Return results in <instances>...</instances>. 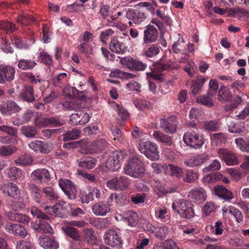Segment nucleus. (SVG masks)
<instances>
[{
	"label": "nucleus",
	"mask_w": 249,
	"mask_h": 249,
	"mask_svg": "<svg viewBox=\"0 0 249 249\" xmlns=\"http://www.w3.org/2000/svg\"><path fill=\"white\" fill-rule=\"evenodd\" d=\"M235 142L242 151L249 153V140L246 141L242 138H238L235 139Z\"/></svg>",
	"instance_id": "56"
},
{
	"label": "nucleus",
	"mask_w": 249,
	"mask_h": 249,
	"mask_svg": "<svg viewBox=\"0 0 249 249\" xmlns=\"http://www.w3.org/2000/svg\"><path fill=\"white\" fill-rule=\"evenodd\" d=\"M211 140L213 143L216 145H218L226 142V136L223 133H214L211 136Z\"/></svg>",
	"instance_id": "51"
},
{
	"label": "nucleus",
	"mask_w": 249,
	"mask_h": 249,
	"mask_svg": "<svg viewBox=\"0 0 249 249\" xmlns=\"http://www.w3.org/2000/svg\"><path fill=\"white\" fill-rule=\"evenodd\" d=\"M16 249H36L33 243L25 240L18 241L16 244Z\"/></svg>",
	"instance_id": "64"
},
{
	"label": "nucleus",
	"mask_w": 249,
	"mask_h": 249,
	"mask_svg": "<svg viewBox=\"0 0 249 249\" xmlns=\"http://www.w3.org/2000/svg\"><path fill=\"white\" fill-rule=\"evenodd\" d=\"M223 175L220 173H213L206 175L204 178L205 182L210 183L216 182L222 178Z\"/></svg>",
	"instance_id": "58"
},
{
	"label": "nucleus",
	"mask_w": 249,
	"mask_h": 249,
	"mask_svg": "<svg viewBox=\"0 0 249 249\" xmlns=\"http://www.w3.org/2000/svg\"><path fill=\"white\" fill-rule=\"evenodd\" d=\"M33 180L37 183H46L51 180V175L48 170L40 168L34 170L31 174Z\"/></svg>",
	"instance_id": "14"
},
{
	"label": "nucleus",
	"mask_w": 249,
	"mask_h": 249,
	"mask_svg": "<svg viewBox=\"0 0 249 249\" xmlns=\"http://www.w3.org/2000/svg\"><path fill=\"white\" fill-rule=\"evenodd\" d=\"M120 63L124 68L131 71H142L147 67V64L131 57H125L120 59Z\"/></svg>",
	"instance_id": "7"
},
{
	"label": "nucleus",
	"mask_w": 249,
	"mask_h": 249,
	"mask_svg": "<svg viewBox=\"0 0 249 249\" xmlns=\"http://www.w3.org/2000/svg\"><path fill=\"white\" fill-rule=\"evenodd\" d=\"M5 228L10 233L23 238H25L28 234L27 231L25 227L20 224L7 223L5 225Z\"/></svg>",
	"instance_id": "18"
},
{
	"label": "nucleus",
	"mask_w": 249,
	"mask_h": 249,
	"mask_svg": "<svg viewBox=\"0 0 249 249\" xmlns=\"http://www.w3.org/2000/svg\"><path fill=\"white\" fill-rule=\"evenodd\" d=\"M46 220H39L32 223V228L39 232L51 233L53 231L50 225L45 221Z\"/></svg>",
	"instance_id": "26"
},
{
	"label": "nucleus",
	"mask_w": 249,
	"mask_h": 249,
	"mask_svg": "<svg viewBox=\"0 0 249 249\" xmlns=\"http://www.w3.org/2000/svg\"><path fill=\"white\" fill-rule=\"evenodd\" d=\"M22 170L16 167H12L7 170V175L12 180H15L21 177Z\"/></svg>",
	"instance_id": "59"
},
{
	"label": "nucleus",
	"mask_w": 249,
	"mask_h": 249,
	"mask_svg": "<svg viewBox=\"0 0 249 249\" xmlns=\"http://www.w3.org/2000/svg\"><path fill=\"white\" fill-rule=\"evenodd\" d=\"M213 191L215 195L225 200H230L233 197L232 192L222 185H216Z\"/></svg>",
	"instance_id": "30"
},
{
	"label": "nucleus",
	"mask_w": 249,
	"mask_h": 249,
	"mask_svg": "<svg viewBox=\"0 0 249 249\" xmlns=\"http://www.w3.org/2000/svg\"><path fill=\"white\" fill-rule=\"evenodd\" d=\"M206 81V79L202 76H197V78L193 82L191 88L192 94L194 95L198 94Z\"/></svg>",
	"instance_id": "37"
},
{
	"label": "nucleus",
	"mask_w": 249,
	"mask_h": 249,
	"mask_svg": "<svg viewBox=\"0 0 249 249\" xmlns=\"http://www.w3.org/2000/svg\"><path fill=\"white\" fill-rule=\"evenodd\" d=\"M66 123L64 119L60 116L55 115L48 117H40L37 118L35 124L39 127H59Z\"/></svg>",
	"instance_id": "5"
},
{
	"label": "nucleus",
	"mask_w": 249,
	"mask_h": 249,
	"mask_svg": "<svg viewBox=\"0 0 249 249\" xmlns=\"http://www.w3.org/2000/svg\"><path fill=\"white\" fill-rule=\"evenodd\" d=\"M0 29L7 34H10L18 30L15 24L11 22L0 21Z\"/></svg>",
	"instance_id": "44"
},
{
	"label": "nucleus",
	"mask_w": 249,
	"mask_h": 249,
	"mask_svg": "<svg viewBox=\"0 0 249 249\" xmlns=\"http://www.w3.org/2000/svg\"><path fill=\"white\" fill-rule=\"evenodd\" d=\"M207 157L198 155L184 161V163L190 167H194L203 164L207 160Z\"/></svg>",
	"instance_id": "35"
},
{
	"label": "nucleus",
	"mask_w": 249,
	"mask_h": 249,
	"mask_svg": "<svg viewBox=\"0 0 249 249\" xmlns=\"http://www.w3.org/2000/svg\"><path fill=\"white\" fill-rule=\"evenodd\" d=\"M183 140L187 145L196 149L199 148L204 143L202 137L194 131L185 133L183 136Z\"/></svg>",
	"instance_id": "9"
},
{
	"label": "nucleus",
	"mask_w": 249,
	"mask_h": 249,
	"mask_svg": "<svg viewBox=\"0 0 249 249\" xmlns=\"http://www.w3.org/2000/svg\"><path fill=\"white\" fill-rule=\"evenodd\" d=\"M80 133L79 130L76 129L67 131L65 133L63 134V141L67 142L70 140L77 139L80 136Z\"/></svg>",
	"instance_id": "49"
},
{
	"label": "nucleus",
	"mask_w": 249,
	"mask_h": 249,
	"mask_svg": "<svg viewBox=\"0 0 249 249\" xmlns=\"http://www.w3.org/2000/svg\"><path fill=\"white\" fill-rule=\"evenodd\" d=\"M228 127V130L232 133L240 134L243 133L244 130L243 124L241 122H235L230 121V119L227 121Z\"/></svg>",
	"instance_id": "39"
},
{
	"label": "nucleus",
	"mask_w": 249,
	"mask_h": 249,
	"mask_svg": "<svg viewBox=\"0 0 249 249\" xmlns=\"http://www.w3.org/2000/svg\"><path fill=\"white\" fill-rule=\"evenodd\" d=\"M12 43L15 46L20 50H27L29 49V45L26 42L22 40L21 38L18 36H13L11 38Z\"/></svg>",
	"instance_id": "46"
},
{
	"label": "nucleus",
	"mask_w": 249,
	"mask_h": 249,
	"mask_svg": "<svg viewBox=\"0 0 249 249\" xmlns=\"http://www.w3.org/2000/svg\"><path fill=\"white\" fill-rule=\"evenodd\" d=\"M65 107L69 110H77L82 107V101L79 99L72 98L63 104Z\"/></svg>",
	"instance_id": "42"
},
{
	"label": "nucleus",
	"mask_w": 249,
	"mask_h": 249,
	"mask_svg": "<svg viewBox=\"0 0 249 249\" xmlns=\"http://www.w3.org/2000/svg\"><path fill=\"white\" fill-rule=\"evenodd\" d=\"M218 155L228 165H234L238 163V159L235 154L225 148L218 150Z\"/></svg>",
	"instance_id": "15"
},
{
	"label": "nucleus",
	"mask_w": 249,
	"mask_h": 249,
	"mask_svg": "<svg viewBox=\"0 0 249 249\" xmlns=\"http://www.w3.org/2000/svg\"><path fill=\"white\" fill-rule=\"evenodd\" d=\"M124 221L131 227H136L139 221V217L137 213L133 211H129L124 217Z\"/></svg>",
	"instance_id": "43"
},
{
	"label": "nucleus",
	"mask_w": 249,
	"mask_h": 249,
	"mask_svg": "<svg viewBox=\"0 0 249 249\" xmlns=\"http://www.w3.org/2000/svg\"><path fill=\"white\" fill-rule=\"evenodd\" d=\"M213 94L212 91H209L206 95L200 96L197 99L198 102L208 107L213 105Z\"/></svg>",
	"instance_id": "47"
},
{
	"label": "nucleus",
	"mask_w": 249,
	"mask_h": 249,
	"mask_svg": "<svg viewBox=\"0 0 249 249\" xmlns=\"http://www.w3.org/2000/svg\"><path fill=\"white\" fill-rule=\"evenodd\" d=\"M218 98L220 101L229 102L232 98L231 91L225 86H221L218 91Z\"/></svg>",
	"instance_id": "41"
},
{
	"label": "nucleus",
	"mask_w": 249,
	"mask_h": 249,
	"mask_svg": "<svg viewBox=\"0 0 249 249\" xmlns=\"http://www.w3.org/2000/svg\"><path fill=\"white\" fill-rule=\"evenodd\" d=\"M40 244L47 249H57L59 247L58 243L54 239L45 238L40 241Z\"/></svg>",
	"instance_id": "45"
},
{
	"label": "nucleus",
	"mask_w": 249,
	"mask_h": 249,
	"mask_svg": "<svg viewBox=\"0 0 249 249\" xmlns=\"http://www.w3.org/2000/svg\"><path fill=\"white\" fill-rule=\"evenodd\" d=\"M228 211L229 213L234 216L237 222L240 223L244 221V215L239 209L234 206H230Z\"/></svg>",
	"instance_id": "52"
},
{
	"label": "nucleus",
	"mask_w": 249,
	"mask_h": 249,
	"mask_svg": "<svg viewBox=\"0 0 249 249\" xmlns=\"http://www.w3.org/2000/svg\"><path fill=\"white\" fill-rule=\"evenodd\" d=\"M178 125L176 117L173 116L166 119L161 118L160 120V126L165 133L174 134L176 132Z\"/></svg>",
	"instance_id": "10"
},
{
	"label": "nucleus",
	"mask_w": 249,
	"mask_h": 249,
	"mask_svg": "<svg viewBox=\"0 0 249 249\" xmlns=\"http://www.w3.org/2000/svg\"><path fill=\"white\" fill-rule=\"evenodd\" d=\"M19 97L23 101L28 103L35 101V97L33 87L32 86H25L20 93Z\"/></svg>",
	"instance_id": "25"
},
{
	"label": "nucleus",
	"mask_w": 249,
	"mask_h": 249,
	"mask_svg": "<svg viewBox=\"0 0 249 249\" xmlns=\"http://www.w3.org/2000/svg\"><path fill=\"white\" fill-rule=\"evenodd\" d=\"M152 136L158 142H160L165 145L171 146L173 144L172 138L161 131H154Z\"/></svg>",
	"instance_id": "28"
},
{
	"label": "nucleus",
	"mask_w": 249,
	"mask_h": 249,
	"mask_svg": "<svg viewBox=\"0 0 249 249\" xmlns=\"http://www.w3.org/2000/svg\"><path fill=\"white\" fill-rule=\"evenodd\" d=\"M107 144V142L105 139H100L92 142L85 149L81 150V152L86 154L97 153L104 149Z\"/></svg>",
	"instance_id": "17"
},
{
	"label": "nucleus",
	"mask_w": 249,
	"mask_h": 249,
	"mask_svg": "<svg viewBox=\"0 0 249 249\" xmlns=\"http://www.w3.org/2000/svg\"><path fill=\"white\" fill-rule=\"evenodd\" d=\"M4 195L14 199H18L20 197V190L18 185L13 182H8L4 184L2 187Z\"/></svg>",
	"instance_id": "20"
},
{
	"label": "nucleus",
	"mask_w": 249,
	"mask_h": 249,
	"mask_svg": "<svg viewBox=\"0 0 249 249\" xmlns=\"http://www.w3.org/2000/svg\"><path fill=\"white\" fill-rule=\"evenodd\" d=\"M126 155L125 151H116L112 153L106 163V167L111 171H116L121 167V161Z\"/></svg>",
	"instance_id": "6"
},
{
	"label": "nucleus",
	"mask_w": 249,
	"mask_h": 249,
	"mask_svg": "<svg viewBox=\"0 0 249 249\" xmlns=\"http://www.w3.org/2000/svg\"><path fill=\"white\" fill-rule=\"evenodd\" d=\"M45 196L50 200H56L59 198L58 194L51 187H46L43 189Z\"/></svg>",
	"instance_id": "48"
},
{
	"label": "nucleus",
	"mask_w": 249,
	"mask_h": 249,
	"mask_svg": "<svg viewBox=\"0 0 249 249\" xmlns=\"http://www.w3.org/2000/svg\"><path fill=\"white\" fill-rule=\"evenodd\" d=\"M125 174L136 178H141L145 172L143 163L139 155L130 158L124 168Z\"/></svg>",
	"instance_id": "1"
},
{
	"label": "nucleus",
	"mask_w": 249,
	"mask_h": 249,
	"mask_svg": "<svg viewBox=\"0 0 249 249\" xmlns=\"http://www.w3.org/2000/svg\"><path fill=\"white\" fill-rule=\"evenodd\" d=\"M158 31L154 26L148 25L143 31V43L148 44L155 42L158 39Z\"/></svg>",
	"instance_id": "11"
},
{
	"label": "nucleus",
	"mask_w": 249,
	"mask_h": 249,
	"mask_svg": "<svg viewBox=\"0 0 249 249\" xmlns=\"http://www.w3.org/2000/svg\"><path fill=\"white\" fill-rule=\"evenodd\" d=\"M78 49L81 53L85 54L87 57H89L92 53L91 46L87 42H82L78 47Z\"/></svg>",
	"instance_id": "61"
},
{
	"label": "nucleus",
	"mask_w": 249,
	"mask_h": 249,
	"mask_svg": "<svg viewBox=\"0 0 249 249\" xmlns=\"http://www.w3.org/2000/svg\"><path fill=\"white\" fill-rule=\"evenodd\" d=\"M92 210L96 215H106L110 211V204L108 202H100L93 205Z\"/></svg>",
	"instance_id": "23"
},
{
	"label": "nucleus",
	"mask_w": 249,
	"mask_h": 249,
	"mask_svg": "<svg viewBox=\"0 0 249 249\" xmlns=\"http://www.w3.org/2000/svg\"><path fill=\"white\" fill-rule=\"evenodd\" d=\"M193 204L189 201L178 199L174 201L172 207L175 212L183 218L190 219L195 215Z\"/></svg>",
	"instance_id": "2"
},
{
	"label": "nucleus",
	"mask_w": 249,
	"mask_h": 249,
	"mask_svg": "<svg viewBox=\"0 0 249 249\" xmlns=\"http://www.w3.org/2000/svg\"><path fill=\"white\" fill-rule=\"evenodd\" d=\"M156 218L161 222H166L169 219V214L167 209L164 207L159 208L156 211Z\"/></svg>",
	"instance_id": "50"
},
{
	"label": "nucleus",
	"mask_w": 249,
	"mask_h": 249,
	"mask_svg": "<svg viewBox=\"0 0 249 249\" xmlns=\"http://www.w3.org/2000/svg\"><path fill=\"white\" fill-rule=\"evenodd\" d=\"M220 125V123L216 120L205 121L203 124L205 129L212 131H218Z\"/></svg>",
	"instance_id": "53"
},
{
	"label": "nucleus",
	"mask_w": 249,
	"mask_h": 249,
	"mask_svg": "<svg viewBox=\"0 0 249 249\" xmlns=\"http://www.w3.org/2000/svg\"><path fill=\"white\" fill-rule=\"evenodd\" d=\"M37 63L31 59H21L18 61V68L22 70H31L34 69Z\"/></svg>",
	"instance_id": "40"
},
{
	"label": "nucleus",
	"mask_w": 249,
	"mask_h": 249,
	"mask_svg": "<svg viewBox=\"0 0 249 249\" xmlns=\"http://www.w3.org/2000/svg\"><path fill=\"white\" fill-rule=\"evenodd\" d=\"M89 115L81 110L76 113L72 114L69 119V123L71 125H82L88 123L89 121Z\"/></svg>",
	"instance_id": "19"
},
{
	"label": "nucleus",
	"mask_w": 249,
	"mask_h": 249,
	"mask_svg": "<svg viewBox=\"0 0 249 249\" xmlns=\"http://www.w3.org/2000/svg\"><path fill=\"white\" fill-rule=\"evenodd\" d=\"M105 243L112 247L120 249L124 243L119 230L109 229L107 230L104 235Z\"/></svg>",
	"instance_id": "3"
},
{
	"label": "nucleus",
	"mask_w": 249,
	"mask_h": 249,
	"mask_svg": "<svg viewBox=\"0 0 249 249\" xmlns=\"http://www.w3.org/2000/svg\"><path fill=\"white\" fill-rule=\"evenodd\" d=\"M138 149L141 153L151 160H157L160 158L158 146L155 143L150 141L141 142Z\"/></svg>",
	"instance_id": "4"
},
{
	"label": "nucleus",
	"mask_w": 249,
	"mask_h": 249,
	"mask_svg": "<svg viewBox=\"0 0 249 249\" xmlns=\"http://www.w3.org/2000/svg\"><path fill=\"white\" fill-rule=\"evenodd\" d=\"M188 196L196 202H201L206 199V191L201 187L195 188L190 191Z\"/></svg>",
	"instance_id": "29"
},
{
	"label": "nucleus",
	"mask_w": 249,
	"mask_h": 249,
	"mask_svg": "<svg viewBox=\"0 0 249 249\" xmlns=\"http://www.w3.org/2000/svg\"><path fill=\"white\" fill-rule=\"evenodd\" d=\"M35 20V18L32 16L27 14H23L17 18V22L22 26L28 25Z\"/></svg>",
	"instance_id": "54"
},
{
	"label": "nucleus",
	"mask_w": 249,
	"mask_h": 249,
	"mask_svg": "<svg viewBox=\"0 0 249 249\" xmlns=\"http://www.w3.org/2000/svg\"><path fill=\"white\" fill-rule=\"evenodd\" d=\"M161 47L158 44H153L147 46L143 49V55L147 58H151L157 55L160 52Z\"/></svg>",
	"instance_id": "36"
},
{
	"label": "nucleus",
	"mask_w": 249,
	"mask_h": 249,
	"mask_svg": "<svg viewBox=\"0 0 249 249\" xmlns=\"http://www.w3.org/2000/svg\"><path fill=\"white\" fill-rule=\"evenodd\" d=\"M28 189L33 199L36 202L39 203L41 199L40 189L34 184H29L28 185Z\"/></svg>",
	"instance_id": "38"
},
{
	"label": "nucleus",
	"mask_w": 249,
	"mask_h": 249,
	"mask_svg": "<svg viewBox=\"0 0 249 249\" xmlns=\"http://www.w3.org/2000/svg\"><path fill=\"white\" fill-rule=\"evenodd\" d=\"M29 147L36 152L48 154L51 150L49 143L40 140H35L29 143Z\"/></svg>",
	"instance_id": "22"
},
{
	"label": "nucleus",
	"mask_w": 249,
	"mask_h": 249,
	"mask_svg": "<svg viewBox=\"0 0 249 249\" xmlns=\"http://www.w3.org/2000/svg\"><path fill=\"white\" fill-rule=\"evenodd\" d=\"M67 74L65 72L60 73L55 75L53 78V83L55 86L61 87V84L64 85L68 79Z\"/></svg>",
	"instance_id": "55"
},
{
	"label": "nucleus",
	"mask_w": 249,
	"mask_h": 249,
	"mask_svg": "<svg viewBox=\"0 0 249 249\" xmlns=\"http://www.w3.org/2000/svg\"><path fill=\"white\" fill-rule=\"evenodd\" d=\"M45 210L47 213L55 216L63 217L65 215L66 210L59 203L55 204L52 207L46 206Z\"/></svg>",
	"instance_id": "27"
},
{
	"label": "nucleus",
	"mask_w": 249,
	"mask_h": 249,
	"mask_svg": "<svg viewBox=\"0 0 249 249\" xmlns=\"http://www.w3.org/2000/svg\"><path fill=\"white\" fill-rule=\"evenodd\" d=\"M62 230L67 236L70 237L72 239L73 241L71 242L72 245L71 248L72 249H78V246L73 247L77 242H78V245L80 246L81 236L78 231L76 229L70 226L62 227Z\"/></svg>",
	"instance_id": "16"
},
{
	"label": "nucleus",
	"mask_w": 249,
	"mask_h": 249,
	"mask_svg": "<svg viewBox=\"0 0 249 249\" xmlns=\"http://www.w3.org/2000/svg\"><path fill=\"white\" fill-rule=\"evenodd\" d=\"M110 49L118 54L124 53L126 50L124 44L120 42L116 37L112 39L110 43Z\"/></svg>",
	"instance_id": "33"
},
{
	"label": "nucleus",
	"mask_w": 249,
	"mask_h": 249,
	"mask_svg": "<svg viewBox=\"0 0 249 249\" xmlns=\"http://www.w3.org/2000/svg\"><path fill=\"white\" fill-rule=\"evenodd\" d=\"M129 184L128 178L124 176L116 177L107 182V186L114 190H125L128 188Z\"/></svg>",
	"instance_id": "8"
},
{
	"label": "nucleus",
	"mask_w": 249,
	"mask_h": 249,
	"mask_svg": "<svg viewBox=\"0 0 249 249\" xmlns=\"http://www.w3.org/2000/svg\"><path fill=\"white\" fill-rule=\"evenodd\" d=\"M36 125H25L20 128L21 134L26 138L32 139L36 137L37 133Z\"/></svg>",
	"instance_id": "32"
},
{
	"label": "nucleus",
	"mask_w": 249,
	"mask_h": 249,
	"mask_svg": "<svg viewBox=\"0 0 249 249\" xmlns=\"http://www.w3.org/2000/svg\"><path fill=\"white\" fill-rule=\"evenodd\" d=\"M125 17L129 20H132L134 23L139 24L145 20L147 15L143 12L129 9L126 13Z\"/></svg>",
	"instance_id": "21"
},
{
	"label": "nucleus",
	"mask_w": 249,
	"mask_h": 249,
	"mask_svg": "<svg viewBox=\"0 0 249 249\" xmlns=\"http://www.w3.org/2000/svg\"><path fill=\"white\" fill-rule=\"evenodd\" d=\"M39 58L41 62L46 66H51L53 62L52 56L45 52H41L39 53Z\"/></svg>",
	"instance_id": "63"
},
{
	"label": "nucleus",
	"mask_w": 249,
	"mask_h": 249,
	"mask_svg": "<svg viewBox=\"0 0 249 249\" xmlns=\"http://www.w3.org/2000/svg\"><path fill=\"white\" fill-rule=\"evenodd\" d=\"M198 178V174L197 172L189 170L185 172L184 181L187 182H193L196 181Z\"/></svg>",
	"instance_id": "62"
},
{
	"label": "nucleus",
	"mask_w": 249,
	"mask_h": 249,
	"mask_svg": "<svg viewBox=\"0 0 249 249\" xmlns=\"http://www.w3.org/2000/svg\"><path fill=\"white\" fill-rule=\"evenodd\" d=\"M77 162L80 167L90 169L95 166L97 160L92 157H85L77 160Z\"/></svg>",
	"instance_id": "34"
},
{
	"label": "nucleus",
	"mask_w": 249,
	"mask_h": 249,
	"mask_svg": "<svg viewBox=\"0 0 249 249\" xmlns=\"http://www.w3.org/2000/svg\"><path fill=\"white\" fill-rule=\"evenodd\" d=\"M0 71L2 72L3 75V84L6 82H10L15 78V70L10 65H0Z\"/></svg>",
	"instance_id": "24"
},
{
	"label": "nucleus",
	"mask_w": 249,
	"mask_h": 249,
	"mask_svg": "<svg viewBox=\"0 0 249 249\" xmlns=\"http://www.w3.org/2000/svg\"><path fill=\"white\" fill-rule=\"evenodd\" d=\"M133 103L135 107L141 110L151 107L150 103L145 100L137 99L135 100Z\"/></svg>",
	"instance_id": "60"
},
{
	"label": "nucleus",
	"mask_w": 249,
	"mask_h": 249,
	"mask_svg": "<svg viewBox=\"0 0 249 249\" xmlns=\"http://www.w3.org/2000/svg\"><path fill=\"white\" fill-rule=\"evenodd\" d=\"M22 107L14 101H9L0 105V112L3 115L10 116L13 113L20 112Z\"/></svg>",
	"instance_id": "12"
},
{
	"label": "nucleus",
	"mask_w": 249,
	"mask_h": 249,
	"mask_svg": "<svg viewBox=\"0 0 249 249\" xmlns=\"http://www.w3.org/2000/svg\"><path fill=\"white\" fill-rule=\"evenodd\" d=\"M85 241L89 245H97L98 240L91 228H85L83 230Z\"/></svg>",
	"instance_id": "31"
},
{
	"label": "nucleus",
	"mask_w": 249,
	"mask_h": 249,
	"mask_svg": "<svg viewBox=\"0 0 249 249\" xmlns=\"http://www.w3.org/2000/svg\"><path fill=\"white\" fill-rule=\"evenodd\" d=\"M59 185L69 199L73 200L75 198L76 188L71 180L69 179L60 180L59 182Z\"/></svg>",
	"instance_id": "13"
},
{
	"label": "nucleus",
	"mask_w": 249,
	"mask_h": 249,
	"mask_svg": "<svg viewBox=\"0 0 249 249\" xmlns=\"http://www.w3.org/2000/svg\"><path fill=\"white\" fill-rule=\"evenodd\" d=\"M32 158L28 155H21L18 159L15 160V163L18 165L27 166L31 164Z\"/></svg>",
	"instance_id": "57"
}]
</instances>
